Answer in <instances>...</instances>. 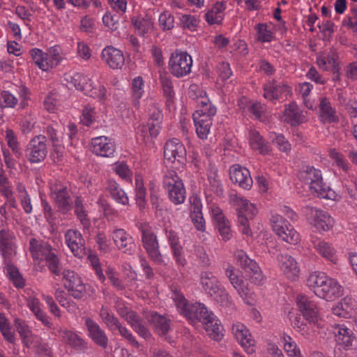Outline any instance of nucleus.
I'll return each instance as SVG.
<instances>
[{
    "label": "nucleus",
    "instance_id": "obj_1",
    "mask_svg": "<svg viewBox=\"0 0 357 357\" xmlns=\"http://www.w3.org/2000/svg\"><path fill=\"white\" fill-rule=\"evenodd\" d=\"M174 296V301L180 314L192 324L201 322L208 335L213 340H220L222 338V326L220 321L204 304L190 303L181 294L176 293Z\"/></svg>",
    "mask_w": 357,
    "mask_h": 357
},
{
    "label": "nucleus",
    "instance_id": "obj_2",
    "mask_svg": "<svg viewBox=\"0 0 357 357\" xmlns=\"http://www.w3.org/2000/svg\"><path fill=\"white\" fill-rule=\"evenodd\" d=\"M231 203L237 212L238 222L243 227L242 233L246 236L251 235L249 220H252L257 214L256 207L247 199H243L236 195L231 197Z\"/></svg>",
    "mask_w": 357,
    "mask_h": 357
},
{
    "label": "nucleus",
    "instance_id": "obj_3",
    "mask_svg": "<svg viewBox=\"0 0 357 357\" xmlns=\"http://www.w3.org/2000/svg\"><path fill=\"white\" fill-rule=\"evenodd\" d=\"M162 184L167 191L170 201L181 204L185 199V189L182 180L174 170L167 171L163 176Z\"/></svg>",
    "mask_w": 357,
    "mask_h": 357
},
{
    "label": "nucleus",
    "instance_id": "obj_4",
    "mask_svg": "<svg viewBox=\"0 0 357 357\" xmlns=\"http://www.w3.org/2000/svg\"><path fill=\"white\" fill-rule=\"evenodd\" d=\"M142 242L149 259L156 264L162 262V254L159 249L157 235L153 229L147 225H142L140 228Z\"/></svg>",
    "mask_w": 357,
    "mask_h": 357
},
{
    "label": "nucleus",
    "instance_id": "obj_5",
    "mask_svg": "<svg viewBox=\"0 0 357 357\" xmlns=\"http://www.w3.org/2000/svg\"><path fill=\"white\" fill-rule=\"evenodd\" d=\"M271 222L274 231L284 241L293 245L298 243L300 240L299 234L282 215H273Z\"/></svg>",
    "mask_w": 357,
    "mask_h": 357
},
{
    "label": "nucleus",
    "instance_id": "obj_6",
    "mask_svg": "<svg viewBox=\"0 0 357 357\" xmlns=\"http://www.w3.org/2000/svg\"><path fill=\"white\" fill-rule=\"evenodd\" d=\"M192 60L187 52H173L169 61V68L171 73L176 77H183L191 72Z\"/></svg>",
    "mask_w": 357,
    "mask_h": 357
},
{
    "label": "nucleus",
    "instance_id": "obj_7",
    "mask_svg": "<svg viewBox=\"0 0 357 357\" xmlns=\"http://www.w3.org/2000/svg\"><path fill=\"white\" fill-rule=\"evenodd\" d=\"M238 266L250 274V280L255 284H260L264 280V275L255 261L250 259L243 250H237L234 254Z\"/></svg>",
    "mask_w": 357,
    "mask_h": 357
},
{
    "label": "nucleus",
    "instance_id": "obj_8",
    "mask_svg": "<svg viewBox=\"0 0 357 357\" xmlns=\"http://www.w3.org/2000/svg\"><path fill=\"white\" fill-rule=\"evenodd\" d=\"M304 213L307 221L317 230L326 231L333 227L334 220L328 213L309 206L305 207Z\"/></svg>",
    "mask_w": 357,
    "mask_h": 357
},
{
    "label": "nucleus",
    "instance_id": "obj_9",
    "mask_svg": "<svg viewBox=\"0 0 357 357\" xmlns=\"http://www.w3.org/2000/svg\"><path fill=\"white\" fill-rule=\"evenodd\" d=\"M47 153L46 137L42 135L31 139L25 150L26 157L31 163H37L44 160Z\"/></svg>",
    "mask_w": 357,
    "mask_h": 357
},
{
    "label": "nucleus",
    "instance_id": "obj_10",
    "mask_svg": "<svg viewBox=\"0 0 357 357\" xmlns=\"http://www.w3.org/2000/svg\"><path fill=\"white\" fill-rule=\"evenodd\" d=\"M64 287L70 292L75 299H82L86 294V285L77 273L73 271L64 270L62 273Z\"/></svg>",
    "mask_w": 357,
    "mask_h": 357
},
{
    "label": "nucleus",
    "instance_id": "obj_11",
    "mask_svg": "<svg viewBox=\"0 0 357 357\" xmlns=\"http://www.w3.org/2000/svg\"><path fill=\"white\" fill-rule=\"evenodd\" d=\"M186 150L182 142L176 138L168 140L164 146V158L167 160L183 164L186 159Z\"/></svg>",
    "mask_w": 357,
    "mask_h": 357
},
{
    "label": "nucleus",
    "instance_id": "obj_12",
    "mask_svg": "<svg viewBox=\"0 0 357 357\" xmlns=\"http://www.w3.org/2000/svg\"><path fill=\"white\" fill-rule=\"evenodd\" d=\"M333 333L337 344L344 349H353L357 347V337L352 330L348 328L344 324L335 325Z\"/></svg>",
    "mask_w": 357,
    "mask_h": 357
},
{
    "label": "nucleus",
    "instance_id": "obj_13",
    "mask_svg": "<svg viewBox=\"0 0 357 357\" xmlns=\"http://www.w3.org/2000/svg\"><path fill=\"white\" fill-rule=\"evenodd\" d=\"M296 303L299 311L309 323L318 324V309L313 301L305 295L300 294L296 298Z\"/></svg>",
    "mask_w": 357,
    "mask_h": 357
},
{
    "label": "nucleus",
    "instance_id": "obj_14",
    "mask_svg": "<svg viewBox=\"0 0 357 357\" xmlns=\"http://www.w3.org/2000/svg\"><path fill=\"white\" fill-rule=\"evenodd\" d=\"M314 293L321 298L333 301L342 296L343 287L335 280L328 277L321 288L314 290Z\"/></svg>",
    "mask_w": 357,
    "mask_h": 357
},
{
    "label": "nucleus",
    "instance_id": "obj_15",
    "mask_svg": "<svg viewBox=\"0 0 357 357\" xmlns=\"http://www.w3.org/2000/svg\"><path fill=\"white\" fill-rule=\"evenodd\" d=\"M15 239L13 232L5 229L0 230V252L4 261L12 260L17 254Z\"/></svg>",
    "mask_w": 357,
    "mask_h": 357
},
{
    "label": "nucleus",
    "instance_id": "obj_16",
    "mask_svg": "<svg viewBox=\"0 0 357 357\" xmlns=\"http://www.w3.org/2000/svg\"><path fill=\"white\" fill-rule=\"evenodd\" d=\"M84 325L88 331L89 337L93 342L102 349L107 348L108 345V337L100 325L90 317L83 318Z\"/></svg>",
    "mask_w": 357,
    "mask_h": 357
},
{
    "label": "nucleus",
    "instance_id": "obj_17",
    "mask_svg": "<svg viewBox=\"0 0 357 357\" xmlns=\"http://www.w3.org/2000/svg\"><path fill=\"white\" fill-rule=\"evenodd\" d=\"M112 240L117 248L127 255H132L135 249L132 236L123 229H115L112 231Z\"/></svg>",
    "mask_w": 357,
    "mask_h": 357
},
{
    "label": "nucleus",
    "instance_id": "obj_18",
    "mask_svg": "<svg viewBox=\"0 0 357 357\" xmlns=\"http://www.w3.org/2000/svg\"><path fill=\"white\" fill-rule=\"evenodd\" d=\"M65 240L68 247L73 255L82 258L85 255V243L82 235L77 230L68 229L65 234Z\"/></svg>",
    "mask_w": 357,
    "mask_h": 357
},
{
    "label": "nucleus",
    "instance_id": "obj_19",
    "mask_svg": "<svg viewBox=\"0 0 357 357\" xmlns=\"http://www.w3.org/2000/svg\"><path fill=\"white\" fill-rule=\"evenodd\" d=\"M91 151L102 157H111L115 151L114 140L105 136H100L91 139Z\"/></svg>",
    "mask_w": 357,
    "mask_h": 357
},
{
    "label": "nucleus",
    "instance_id": "obj_20",
    "mask_svg": "<svg viewBox=\"0 0 357 357\" xmlns=\"http://www.w3.org/2000/svg\"><path fill=\"white\" fill-rule=\"evenodd\" d=\"M298 176L301 180L310 185V190L314 192L324 183L320 170L315 169L314 167L307 166L304 167L299 172Z\"/></svg>",
    "mask_w": 357,
    "mask_h": 357
},
{
    "label": "nucleus",
    "instance_id": "obj_21",
    "mask_svg": "<svg viewBox=\"0 0 357 357\" xmlns=\"http://www.w3.org/2000/svg\"><path fill=\"white\" fill-rule=\"evenodd\" d=\"M232 331L245 351L248 354H253L255 351V340L252 338L248 329L243 324H237L232 326Z\"/></svg>",
    "mask_w": 357,
    "mask_h": 357
},
{
    "label": "nucleus",
    "instance_id": "obj_22",
    "mask_svg": "<svg viewBox=\"0 0 357 357\" xmlns=\"http://www.w3.org/2000/svg\"><path fill=\"white\" fill-rule=\"evenodd\" d=\"M101 57L112 69L121 68L125 63V58L122 52L112 46H107L104 48Z\"/></svg>",
    "mask_w": 357,
    "mask_h": 357
},
{
    "label": "nucleus",
    "instance_id": "obj_23",
    "mask_svg": "<svg viewBox=\"0 0 357 357\" xmlns=\"http://www.w3.org/2000/svg\"><path fill=\"white\" fill-rule=\"evenodd\" d=\"M229 174L231 181L234 183H238L243 189H250L252 185L250 172L245 167L234 165L230 169Z\"/></svg>",
    "mask_w": 357,
    "mask_h": 357
},
{
    "label": "nucleus",
    "instance_id": "obj_24",
    "mask_svg": "<svg viewBox=\"0 0 357 357\" xmlns=\"http://www.w3.org/2000/svg\"><path fill=\"white\" fill-rule=\"evenodd\" d=\"M264 96L269 100H275L282 98V95H287L290 93L289 86L284 83H277L272 80L264 84Z\"/></svg>",
    "mask_w": 357,
    "mask_h": 357
},
{
    "label": "nucleus",
    "instance_id": "obj_25",
    "mask_svg": "<svg viewBox=\"0 0 357 357\" xmlns=\"http://www.w3.org/2000/svg\"><path fill=\"white\" fill-rule=\"evenodd\" d=\"M357 303L356 301L349 296H346L332 308L335 315L340 317L350 318L356 314Z\"/></svg>",
    "mask_w": 357,
    "mask_h": 357
},
{
    "label": "nucleus",
    "instance_id": "obj_26",
    "mask_svg": "<svg viewBox=\"0 0 357 357\" xmlns=\"http://www.w3.org/2000/svg\"><path fill=\"white\" fill-rule=\"evenodd\" d=\"M279 266L284 274L290 280H294L299 273L297 262L290 255L281 254L278 257Z\"/></svg>",
    "mask_w": 357,
    "mask_h": 357
},
{
    "label": "nucleus",
    "instance_id": "obj_27",
    "mask_svg": "<svg viewBox=\"0 0 357 357\" xmlns=\"http://www.w3.org/2000/svg\"><path fill=\"white\" fill-rule=\"evenodd\" d=\"M149 121L151 123L150 136L155 137L158 135L161 129V123L163 119V115L160 107L155 103H153L149 108Z\"/></svg>",
    "mask_w": 357,
    "mask_h": 357
},
{
    "label": "nucleus",
    "instance_id": "obj_28",
    "mask_svg": "<svg viewBox=\"0 0 357 357\" xmlns=\"http://www.w3.org/2000/svg\"><path fill=\"white\" fill-rule=\"evenodd\" d=\"M61 340L77 351H84L86 349V342L77 333L66 329L59 331Z\"/></svg>",
    "mask_w": 357,
    "mask_h": 357
},
{
    "label": "nucleus",
    "instance_id": "obj_29",
    "mask_svg": "<svg viewBox=\"0 0 357 357\" xmlns=\"http://www.w3.org/2000/svg\"><path fill=\"white\" fill-rule=\"evenodd\" d=\"M55 202L61 213H68L72 209V202L70 192L67 187L56 188Z\"/></svg>",
    "mask_w": 357,
    "mask_h": 357
},
{
    "label": "nucleus",
    "instance_id": "obj_30",
    "mask_svg": "<svg viewBox=\"0 0 357 357\" xmlns=\"http://www.w3.org/2000/svg\"><path fill=\"white\" fill-rule=\"evenodd\" d=\"M225 275L229 280L231 285L237 290L240 296L243 298L246 297L248 289L244 285L243 280L236 268L233 266H229L225 269Z\"/></svg>",
    "mask_w": 357,
    "mask_h": 357
},
{
    "label": "nucleus",
    "instance_id": "obj_31",
    "mask_svg": "<svg viewBox=\"0 0 357 357\" xmlns=\"http://www.w3.org/2000/svg\"><path fill=\"white\" fill-rule=\"evenodd\" d=\"M212 212L222 239L225 241L229 240L232 234L228 220L225 218L222 212L218 208L213 209Z\"/></svg>",
    "mask_w": 357,
    "mask_h": 357
},
{
    "label": "nucleus",
    "instance_id": "obj_32",
    "mask_svg": "<svg viewBox=\"0 0 357 357\" xmlns=\"http://www.w3.org/2000/svg\"><path fill=\"white\" fill-rule=\"evenodd\" d=\"M313 244L314 249L322 257L333 264H337L338 257L336 250L330 243L324 241H316Z\"/></svg>",
    "mask_w": 357,
    "mask_h": 357
},
{
    "label": "nucleus",
    "instance_id": "obj_33",
    "mask_svg": "<svg viewBox=\"0 0 357 357\" xmlns=\"http://www.w3.org/2000/svg\"><path fill=\"white\" fill-rule=\"evenodd\" d=\"M319 112L321 121L324 123H337L339 118L336 115L335 109L332 107L329 100L326 97H323L320 100Z\"/></svg>",
    "mask_w": 357,
    "mask_h": 357
},
{
    "label": "nucleus",
    "instance_id": "obj_34",
    "mask_svg": "<svg viewBox=\"0 0 357 357\" xmlns=\"http://www.w3.org/2000/svg\"><path fill=\"white\" fill-rule=\"evenodd\" d=\"M167 237L173 255L178 264L184 266L185 259L183 257V247L179 244V238L176 231L165 229Z\"/></svg>",
    "mask_w": 357,
    "mask_h": 357
},
{
    "label": "nucleus",
    "instance_id": "obj_35",
    "mask_svg": "<svg viewBox=\"0 0 357 357\" xmlns=\"http://www.w3.org/2000/svg\"><path fill=\"white\" fill-rule=\"evenodd\" d=\"M338 59V55L335 52L330 50L328 52L324 51L321 52L317 56V63L318 66L324 70H328L329 67L331 70L334 68V66H339V63L337 62Z\"/></svg>",
    "mask_w": 357,
    "mask_h": 357
},
{
    "label": "nucleus",
    "instance_id": "obj_36",
    "mask_svg": "<svg viewBox=\"0 0 357 357\" xmlns=\"http://www.w3.org/2000/svg\"><path fill=\"white\" fill-rule=\"evenodd\" d=\"M148 321L153 324L160 335H165L170 329V320L157 312L151 313L148 317Z\"/></svg>",
    "mask_w": 357,
    "mask_h": 357
},
{
    "label": "nucleus",
    "instance_id": "obj_37",
    "mask_svg": "<svg viewBox=\"0 0 357 357\" xmlns=\"http://www.w3.org/2000/svg\"><path fill=\"white\" fill-rule=\"evenodd\" d=\"M106 190L110 193L112 199L116 202L122 205H128L129 199L126 192L119 188V184L113 180H109L107 182Z\"/></svg>",
    "mask_w": 357,
    "mask_h": 357
},
{
    "label": "nucleus",
    "instance_id": "obj_38",
    "mask_svg": "<svg viewBox=\"0 0 357 357\" xmlns=\"http://www.w3.org/2000/svg\"><path fill=\"white\" fill-rule=\"evenodd\" d=\"M249 142L251 147L255 150L259 151L260 153L265 154L270 151L269 146L256 130L250 131Z\"/></svg>",
    "mask_w": 357,
    "mask_h": 357
},
{
    "label": "nucleus",
    "instance_id": "obj_39",
    "mask_svg": "<svg viewBox=\"0 0 357 357\" xmlns=\"http://www.w3.org/2000/svg\"><path fill=\"white\" fill-rule=\"evenodd\" d=\"M226 8L224 1H217L212 9L205 14L206 21L209 24H220L222 20L221 13Z\"/></svg>",
    "mask_w": 357,
    "mask_h": 357
},
{
    "label": "nucleus",
    "instance_id": "obj_40",
    "mask_svg": "<svg viewBox=\"0 0 357 357\" xmlns=\"http://www.w3.org/2000/svg\"><path fill=\"white\" fill-rule=\"evenodd\" d=\"M200 281L204 289L209 294L220 285L216 277L210 271H202L200 274Z\"/></svg>",
    "mask_w": 357,
    "mask_h": 357
},
{
    "label": "nucleus",
    "instance_id": "obj_41",
    "mask_svg": "<svg viewBox=\"0 0 357 357\" xmlns=\"http://www.w3.org/2000/svg\"><path fill=\"white\" fill-rule=\"evenodd\" d=\"M11 261L12 260L4 261L8 278L16 287L22 288L24 286V280L18 268Z\"/></svg>",
    "mask_w": 357,
    "mask_h": 357
},
{
    "label": "nucleus",
    "instance_id": "obj_42",
    "mask_svg": "<svg viewBox=\"0 0 357 357\" xmlns=\"http://www.w3.org/2000/svg\"><path fill=\"white\" fill-rule=\"evenodd\" d=\"M75 213L79 220L84 229H89L91 225V221L88 216L87 211L83 204L80 197L77 196L75 200Z\"/></svg>",
    "mask_w": 357,
    "mask_h": 357
},
{
    "label": "nucleus",
    "instance_id": "obj_43",
    "mask_svg": "<svg viewBox=\"0 0 357 357\" xmlns=\"http://www.w3.org/2000/svg\"><path fill=\"white\" fill-rule=\"evenodd\" d=\"M160 81L163 95L168 100H172L174 97L175 93L171 76L167 72H160Z\"/></svg>",
    "mask_w": 357,
    "mask_h": 357
},
{
    "label": "nucleus",
    "instance_id": "obj_44",
    "mask_svg": "<svg viewBox=\"0 0 357 357\" xmlns=\"http://www.w3.org/2000/svg\"><path fill=\"white\" fill-rule=\"evenodd\" d=\"M132 24L135 26L137 33L139 36H144L148 31L153 28V22L151 17L146 16L145 17H132Z\"/></svg>",
    "mask_w": 357,
    "mask_h": 357
},
{
    "label": "nucleus",
    "instance_id": "obj_45",
    "mask_svg": "<svg viewBox=\"0 0 357 357\" xmlns=\"http://www.w3.org/2000/svg\"><path fill=\"white\" fill-rule=\"evenodd\" d=\"M45 253L43 255L44 260L46 261L47 266H48L50 271L59 275L60 274V268L59 266V259L56 255L52 251V247L48 250L45 249Z\"/></svg>",
    "mask_w": 357,
    "mask_h": 357
},
{
    "label": "nucleus",
    "instance_id": "obj_46",
    "mask_svg": "<svg viewBox=\"0 0 357 357\" xmlns=\"http://www.w3.org/2000/svg\"><path fill=\"white\" fill-rule=\"evenodd\" d=\"M30 54L35 64L38 66L40 69L43 71H47L49 69L46 54L38 48H34L30 50Z\"/></svg>",
    "mask_w": 357,
    "mask_h": 357
},
{
    "label": "nucleus",
    "instance_id": "obj_47",
    "mask_svg": "<svg viewBox=\"0 0 357 357\" xmlns=\"http://www.w3.org/2000/svg\"><path fill=\"white\" fill-rule=\"evenodd\" d=\"M328 278V277L324 273L314 272L309 275L307 284L310 288H312L313 291L317 290L318 288H321Z\"/></svg>",
    "mask_w": 357,
    "mask_h": 357
},
{
    "label": "nucleus",
    "instance_id": "obj_48",
    "mask_svg": "<svg viewBox=\"0 0 357 357\" xmlns=\"http://www.w3.org/2000/svg\"><path fill=\"white\" fill-rule=\"evenodd\" d=\"M15 326L17 328V331L18 332L20 337L22 340L23 344L26 347H29V340L28 338L31 335V331H29L28 326L26 324L25 321L19 319L15 318L14 320Z\"/></svg>",
    "mask_w": 357,
    "mask_h": 357
},
{
    "label": "nucleus",
    "instance_id": "obj_49",
    "mask_svg": "<svg viewBox=\"0 0 357 357\" xmlns=\"http://www.w3.org/2000/svg\"><path fill=\"white\" fill-rule=\"evenodd\" d=\"M99 314L102 321L112 331H114V328L118 326L119 324L120 323L118 318L116 317L113 314H111L109 312V310L106 307H102Z\"/></svg>",
    "mask_w": 357,
    "mask_h": 357
},
{
    "label": "nucleus",
    "instance_id": "obj_50",
    "mask_svg": "<svg viewBox=\"0 0 357 357\" xmlns=\"http://www.w3.org/2000/svg\"><path fill=\"white\" fill-rule=\"evenodd\" d=\"M61 48L59 46L52 47L48 50L46 56L47 59L49 68L58 66L63 59L60 54Z\"/></svg>",
    "mask_w": 357,
    "mask_h": 357
},
{
    "label": "nucleus",
    "instance_id": "obj_51",
    "mask_svg": "<svg viewBox=\"0 0 357 357\" xmlns=\"http://www.w3.org/2000/svg\"><path fill=\"white\" fill-rule=\"evenodd\" d=\"M6 139L8 146L12 149L15 156L19 158L22 155V152L16 135L13 130L7 129L6 130Z\"/></svg>",
    "mask_w": 357,
    "mask_h": 357
},
{
    "label": "nucleus",
    "instance_id": "obj_52",
    "mask_svg": "<svg viewBox=\"0 0 357 357\" xmlns=\"http://www.w3.org/2000/svg\"><path fill=\"white\" fill-rule=\"evenodd\" d=\"M50 247L51 246L47 243H40L35 238H31L29 240V250L33 258H38L40 252L43 256L45 253V248L48 250Z\"/></svg>",
    "mask_w": 357,
    "mask_h": 357
},
{
    "label": "nucleus",
    "instance_id": "obj_53",
    "mask_svg": "<svg viewBox=\"0 0 357 357\" xmlns=\"http://www.w3.org/2000/svg\"><path fill=\"white\" fill-rule=\"evenodd\" d=\"M208 179L210 183L211 190L215 194L220 195L222 194V185L218 174L216 169H211L208 175Z\"/></svg>",
    "mask_w": 357,
    "mask_h": 357
},
{
    "label": "nucleus",
    "instance_id": "obj_54",
    "mask_svg": "<svg viewBox=\"0 0 357 357\" xmlns=\"http://www.w3.org/2000/svg\"><path fill=\"white\" fill-rule=\"evenodd\" d=\"M144 82L141 77H137L132 80V97L134 99V105L135 107L139 105V100L142 98L144 90H143Z\"/></svg>",
    "mask_w": 357,
    "mask_h": 357
},
{
    "label": "nucleus",
    "instance_id": "obj_55",
    "mask_svg": "<svg viewBox=\"0 0 357 357\" xmlns=\"http://www.w3.org/2000/svg\"><path fill=\"white\" fill-rule=\"evenodd\" d=\"M98 204L107 220H113L117 217L118 211L102 196L99 197Z\"/></svg>",
    "mask_w": 357,
    "mask_h": 357
},
{
    "label": "nucleus",
    "instance_id": "obj_56",
    "mask_svg": "<svg viewBox=\"0 0 357 357\" xmlns=\"http://www.w3.org/2000/svg\"><path fill=\"white\" fill-rule=\"evenodd\" d=\"M284 349L289 357H298L301 355L299 348L290 336H284Z\"/></svg>",
    "mask_w": 357,
    "mask_h": 357
},
{
    "label": "nucleus",
    "instance_id": "obj_57",
    "mask_svg": "<svg viewBox=\"0 0 357 357\" xmlns=\"http://www.w3.org/2000/svg\"><path fill=\"white\" fill-rule=\"evenodd\" d=\"M209 294L222 305L227 306L229 303V294L220 284L214 290V293L211 292Z\"/></svg>",
    "mask_w": 357,
    "mask_h": 357
},
{
    "label": "nucleus",
    "instance_id": "obj_58",
    "mask_svg": "<svg viewBox=\"0 0 357 357\" xmlns=\"http://www.w3.org/2000/svg\"><path fill=\"white\" fill-rule=\"evenodd\" d=\"M96 243L98 245V250L102 253H107L110 250L109 240L103 231H98L95 236Z\"/></svg>",
    "mask_w": 357,
    "mask_h": 357
},
{
    "label": "nucleus",
    "instance_id": "obj_59",
    "mask_svg": "<svg viewBox=\"0 0 357 357\" xmlns=\"http://www.w3.org/2000/svg\"><path fill=\"white\" fill-rule=\"evenodd\" d=\"M195 126L196 127V132L198 137L201 139H206L207 136L209 133L212 123H210L208 121H203V120H199V121H194Z\"/></svg>",
    "mask_w": 357,
    "mask_h": 357
},
{
    "label": "nucleus",
    "instance_id": "obj_60",
    "mask_svg": "<svg viewBox=\"0 0 357 357\" xmlns=\"http://www.w3.org/2000/svg\"><path fill=\"white\" fill-rule=\"evenodd\" d=\"M159 24L163 30H170L174 26V17L168 11H165L159 17Z\"/></svg>",
    "mask_w": 357,
    "mask_h": 357
},
{
    "label": "nucleus",
    "instance_id": "obj_61",
    "mask_svg": "<svg viewBox=\"0 0 357 357\" xmlns=\"http://www.w3.org/2000/svg\"><path fill=\"white\" fill-rule=\"evenodd\" d=\"M256 31L257 33V39L261 42H270L272 40L273 35L270 31L267 30L266 24L259 23L257 24Z\"/></svg>",
    "mask_w": 357,
    "mask_h": 357
},
{
    "label": "nucleus",
    "instance_id": "obj_62",
    "mask_svg": "<svg viewBox=\"0 0 357 357\" xmlns=\"http://www.w3.org/2000/svg\"><path fill=\"white\" fill-rule=\"evenodd\" d=\"M190 218L195 227L198 231H204L205 230V220L202 211H198L197 213H190Z\"/></svg>",
    "mask_w": 357,
    "mask_h": 357
},
{
    "label": "nucleus",
    "instance_id": "obj_63",
    "mask_svg": "<svg viewBox=\"0 0 357 357\" xmlns=\"http://www.w3.org/2000/svg\"><path fill=\"white\" fill-rule=\"evenodd\" d=\"M119 20L116 15H112L110 13H107L102 17V22L105 26H107L112 31H116L118 29Z\"/></svg>",
    "mask_w": 357,
    "mask_h": 357
},
{
    "label": "nucleus",
    "instance_id": "obj_64",
    "mask_svg": "<svg viewBox=\"0 0 357 357\" xmlns=\"http://www.w3.org/2000/svg\"><path fill=\"white\" fill-rule=\"evenodd\" d=\"M272 142L275 144L281 151L287 152L291 150V144L282 135H276L275 138L273 139Z\"/></svg>",
    "mask_w": 357,
    "mask_h": 357
}]
</instances>
